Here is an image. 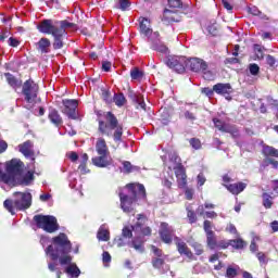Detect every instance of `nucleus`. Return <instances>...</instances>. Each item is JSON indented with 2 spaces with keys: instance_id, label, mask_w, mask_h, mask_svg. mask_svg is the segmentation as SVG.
<instances>
[{
  "instance_id": "f257e3e1",
  "label": "nucleus",
  "mask_w": 278,
  "mask_h": 278,
  "mask_svg": "<svg viewBox=\"0 0 278 278\" xmlns=\"http://www.w3.org/2000/svg\"><path fill=\"white\" fill-rule=\"evenodd\" d=\"M73 249V243L68 240V236L64 232H60L59 236L53 237L52 244L45 249V253L50 257L48 262V270L50 273H56V278L62 276L61 266H65L64 273L68 275L70 278H77L81 275V270L77 267V264L73 263V256L71 253Z\"/></svg>"
},
{
  "instance_id": "f03ea898",
  "label": "nucleus",
  "mask_w": 278,
  "mask_h": 278,
  "mask_svg": "<svg viewBox=\"0 0 278 278\" xmlns=\"http://www.w3.org/2000/svg\"><path fill=\"white\" fill-rule=\"evenodd\" d=\"M118 197L123 212L130 214V212H134V207H131L134 203L147 200V190L144 185L128 184L124 188L118 189Z\"/></svg>"
},
{
  "instance_id": "7ed1b4c3",
  "label": "nucleus",
  "mask_w": 278,
  "mask_h": 278,
  "mask_svg": "<svg viewBox=\"0 0 278 278\" xmlns=\"http://www.w3.org/2000/svg\"><path fill=\"white\" fill-rule=\"evenodd\" d=\"M105 121H99V131L102 136H113L115 142L123 140V125L118 124V118L112 112H106Z\"/></svg>"
},
{
  "instance_id": "20e7f679",
  "label": "nucleus",
  "mask_w": 278,
  "mask_h": 278,
  "mask_svg": "<svg viewBox=\"0 0 278 278\" xmlns=\"http://www.w3.org/2000/svg\"><path fill=\"white\" fill-rule=\"evenodd\" d=\"M140 33L147 36L150 48L159 53H168V47L160 39V33L151 29V21L149 18H141L140 21Z\"/></svg>"
},
{
  "instance_id": "39448f33",
  "label": "nucleus",
  "mask_w": 278,
  "mask_h": 278,
  "mask_svg": "<svg viewBox=\"0 0 278 278\" xmlns=\"http://www.w3.org/2000/svg\"><path fill=\"white\" fill-rule=\"evenodd\" d=\"M3 206L12 215L16 214L14 210H29V207H31V193L14 192L13 200L7 199L3 202Z\"/></svg>"
},
{
  "instance_id": "423d86ee",
  "label": "nucleus",
  "mask_w": 278,
  "mask_h": 278,
  "mask_svg": "<svg viewBox=\"0 0 278 278\" xmlns=\"http://www.w3.org/2000/svg\"><path fill=\"white\" fill-rule=\"evenodd\" d=\"M38 84L34 80L28 79L22 86V94L27 104V110H31V105H36V103H40V98H38Z\"/></svg>"
},
{
  "instance_id": "0eeeda50",
  "label": "nucleus",
  "mask_w": 278,
  "mask_h": 278,
  "mask_svg": "<svg viewBox=\"0 0 278 278\" xmlns=\"http://www.w3.org/2000/svg\"><path fill=\"white\" fill-rule=\"evenodd\" d=\"M34 222L36 223L38 229H43L47 233H55L60 229L58 224V218L51 215H35Z\"/></svg>"
},
{
  "instance_id": "6e6552de",
  "label": "nucleus",
  "mask_w": 278,
  "mask_h": 278,
  "mask_svg": "<svg viewBox=\"0 0 278 278\" xmlns=\"http://www.w3.org/2000/svg\"><path fill=\"white\" fill-rule=\"evenodd\" d=\"M187 68L193 73H203V78L207 81L214 79V73L207 70V63L201 59H187Z\"/></svg>"
},
{
  "instance_id": "1a4fd4ad",
  "label": "nucleus",
  "mask_w": 278,
  "mask_h": 278,
  "mask_svg": "<svg viewBox=\"0 0 278 278\" xmlns=\"http://www.w3.org/2000/svg\"><path fill=\"white\" fill-rule=\"evenodd\" d=\"M166 66L168 68H172V71H175V73H186L187 68V58L186 56H168L165 61Z\"/></svg>"
},
{
  "instance_id": "9d476101",
  "label": "nucleus",
  "mask_w": 278,
  "mask_h": 278,
  "mask_svg": "<svg viewBox=\"0 0 278 278\" xmlns=\"http://www.w3.org/2000/svg\"><path fill=\"white\" fill-rule=\"evenodd\" d=\"M263 155H265V159H264L265 166L273 165V168L278 170V162L275 161L274 159H271V157H277L278 159V150L276 148L270 147V146H265L263 148Z\"/></svg>"
},
{
  "instance_id": "9b49d317",
  "label": "nucleus",
  "mask_w": 278,
  "mask_h": 278,
  "mask_svg": "<svg viewBox=\"0 0 278 278\" xmlns=\"http://www.w3.org/2000/svg\"><path fill=\"white\" fill-rule=\"evenodd\" d=\"M213 123L219 131H224L225 134H230L232 138H240V130H238L236 126L225 124L223 121L218 118H214Z\"/></svg>"
},
{
  "instance_id": "f8f14e48",
  "label": "nucleus",
  "mask_w": 278,
  "mask_h": 278,
  "mask_svg": "<svg viewBox=\"0 0 278 278\" xmlns=\"http://www.w3.org/2000/svg\"><path fill=\"white\" fill-rule=\"evenodd\" d=\"M63 114L72 121H77V106L79 105L77 100H63Z\"/></svg>"
},
{
  "instance_id": "ddd939ff",
  "label": "nucleus",
  "mask_w": 278,
  "mask_h": 278,
  "mask_svg": "<svg viewBox=\"0 0 278 278\" xmlns=\"http://www.w3.org/2000/svg\"><path fill=\"white\" fill-rule=\"evenodd\" d=\"M147 222V217L139 214L136 225L132 226V231H135V233H141V236H151V228L146 226Z\"/></svg>"
},
{
  "instance_id": "4468645a",
  "label": "nucleus",
  "mask_w": 278,
  "mask_h": 278,
  "mask_svg": "<svg viewBox=\"0 0 278 278\" xmlns=\"http://www.w3.org/2000/svg\"><path fill=\"white\" fill-rule=\"evenodd\" d=\"M160 236L163 242H165V244H170V242H173V238H175V229L167 223H162Z\"/></svg>"
},
{
  "instance_id": "2eb2a0df",
  "label": "nucleus",
  "mask_w": 278,
  "mask_h": 278,
  "mask_svg": "<svg viewBox=\"0 0 278 278\" xmlns=\"http://www.w3.org/2000/svg\"><path fill=\"white\" fill-rule=\"evenodd\" d=\"M7 170L8 173H12L14 177L18 176L21 173H23L25 168V164H23V161L18 159H12L11 161L7 162Z\"/></svg>"
},
{
  "instance_id": "dca6fc26",
  "label": "nucleus",
  "mask_w": 278,
  "mask_h": 278,
  "mask_svg": "<svg viewBox=\"0 0 278 278\" xmlns=\"http://www.w3.org/2000/svg\"><path fill=\"white\" fill-rule=\"evenodd\" d=\"M37 28L41 34H51V36H53V31L58 29V21L43 20L39 23Z\"/></svg>"
},
{
  "instance_id": "f3484780",
  "label": "nucleus",
  "mask_w": 278,
  "mask_h": 278,
  "mask_svg": "<svg viewBox=\"0 0 278 278\" xmlns=\"http://www.w3.org/2000/svg\"><path fill=\"white\" fill-rule=\"evenodd\" d=\"M35 179L34 172L28 170L25 174L22 172L15 176V186H31Z\"/></svg>"
},
{
  "instance_id": "a211bd4d",
  "label": "nucleus",
  "mask_w": 278,
  "mask_h": 278,
  "mask_svg": "<svg viewBox=\"0 0 278 278\" xmlns=\"http://www.w3.org/2000/svg\"><path fill=\"white\" fill-rule=\"evenodd\" d=\"M67 33L66 30L63 29H56L52 33V38H53V43L52 47L53 49H62L64 47V38H66Z\"/></svg>"
},
{
  "instance_id": "6ab92c4d",
  "label": "nucleus",
  "mask_w": 278,
  "mask_h": 278,
  "mask_svg": "<svg viewBox=\"0 0 278 278\" xmlns=\"http://www.w3.org/2000/svg\"><path fill=\"white\" fill-rule=\"evenodd\" d=\"M91 162L93 166L98 168H108V166H112V157L110 154H99V156L92 157Z\"/></svg>"
},
{
  "instance_id": "aec40b11",
  "label": "nucleus",
  "mask_w": 278,
  "mask_h": 278,
  "mask_svg": "<svg viewBox=\"0 0 278 278\" xmlns=\"http://www.w3.org/2000/svg\"><path fill=\"white\" fill-rule=\"evenodd\" d=\"M20 153L24 155L25 157H30L31 162H35L34 157V142L31 140H27L24 143L18 146Z\"/></svg>"
},
{
  "instance_id": "412c9836",
  "label": "nucleus",
  "mask_w": 278,
  "mask_h": 278,
  "mask_svg": "<svg viewBox=\"0 0 278 278\" xmlns=\"http://www.w3.org/2000/svg\"><path fill=\"white\" fill-rule=\"evenodd\" d=\"M213 90L216 92V94H222V97H226V94H231L233 92V88L229 83H218L213 86Z\"/></svg>"
},
{
  "instance_id": "4be33fe9",
  "label": "nucleus",
  "mask_w": 278,
  "mask_h": 278,
  "mask_svg": "<svg viewBox=\"0 0 278 278\" xmlns=\"http://www.w3.org/2000/svg\"><path fill=\"white\" fill-rule=\"evenodd\" d=\"M175 170V175L178 179V186L179 188H186V168H184V165H176L173 167Z\"/></svg>"
},
{
  "instance_id": "5701e85b",
  "label": "nucleus",
  "mask_w": 278,
  "mask_h": 278,
  "mask_svg": "<svg viewBox=\"0 0 278 278\" xmlns=\"http://www.w3.org/2000/svg\"><path fill=\"white\" fill-rule=\"evenodd\" d=\"M175 242L178 249V253H180V255H186V257H188L189 260H192L193 254L192 251H190V249L188 248V244H186V242L177 237L175 238Z\"/></svg>"
},
{
  "instance_id": "b1692460",
  "label": "nucleus",
  "mask_w": 278,
  "mask_h": 278,
  "mask_svg": "<svg viewBox=\"0 0 278 278\" xmlns=\"http://www.w3.org/2000/svg\"><path fill=\"white\" fill-rule=\"evenodd\" d=\"M0 181L2 184H7V186H16V176L8 172V169L5 168V172L0 170Z\"/></svg>"
},
{
  "instance_id": "393cba45",
  "label": "nucleus",
  "mask_w": 278,
  "mask_h": 278,
  "mask_svg": "<svg viewBox=\"0 0 278 278\" xmlns=\"http://www.w3.org/2000/svg\"><path fill=\"white\" fill-rule=\"evenodd\" d=\"M96 151L98 155H110V150L108 149V143H105V139H98L96 143Z\"/></svg>"
},
{
  "instance_id": "a878e982",
  "label": "nucleus",
  "mask_w": 278,
  "mask_h": 278,
  "mask_svg": "<svg viewBox=\"0 0 278 278\" xmlns=\"http://www.w3.org/2000/svg\"><path fill=\"white\" fill-rule=\"evenodd\" d=\"M48 118L53 125H55V127H60L63 123L62 116H60V113L55 109L49 110Z\"/></svg>"
},
{
  "instance_id": "bb28decb",
  "label": "nucleus",
  "mask_w": 278,
  "mask_h": 278,
  "mask_svg": "<svg viewBox=\"0 0 278 278\" xmlns=\"http://www.w3.org/2000/svg\"><path fill=\"white\" fill-rule=\"evenodd\" d=\"M97 238H98V240H100L102 242H108V240H110V229L108 228V226L105 224L100 226L98 233H97Z\"/></svg>"
},
{
  "instance_id": "cd10ccee",
  "label": "nucleus",
  "mask_w": 278,
  "mask_h": 278,
  "mask_svg": "<svg viewBox=\"0 0 278 278\" xmlns=\"http://www.w3.org/2000/svg\"><path fill=\"white\" fill-rule=\"evenodd\" d=\"M36 47L38 51H41V53H49V47H51V40L43 37L36 43Z\"/></svg>"
},
{
  "instance_id": "c85d7f7f",
  "label": "nucleus",
  "mask_w": 278,
  "mask_h": 278,
  "mask_svg": "<svg viewBox=\"0 0 278 278\" xmlns=\"http://www.w3.org/2000/svg\"><path fill=\"white\" fill-rule=\"evenodd\" d=\"M4 76H5V79H7L8 84H9V86H11V88H21V86H23V81L18 80L11 73H5Z\"/></svg>"
},
{
  "instance_id": "c756f323",
  "label": "nucleus",
  "mask_w": 278,
  "mask_h": 278,
  "mask_svg": "<svg viewBox=\"0 0 278 278\" xmlns=\"http://www.w3.org/2000/svg\"><path fill=\"white\" fill-rule=\"evenodd\" d=\"M226 188L232 194H240V192H242L244 190V188H247V184H244V182L232 184V185L226 186Z\"/></svg>"
},
{
  "instance_id": "7c9ffc66",
  "label": "nucleus",
  "mask_w": 278,
  "mask_h": 278,
  "mask_svg": "<svg viewBox=\"0 0 278 278\" xmlns=\"http://www.w3.org/2000/svg\"><path fill=\"white\" fill-rule=\"evenodd\" d=\"M122 170H123V173H126L129 175V173H136V172L140 170V167H138L136 165H131V162H129V161H124Z\"/></svg>"
},
{
  "instance_id": "2f4dec72",
  "label": "nucleus",
  "mask_w": 278,
  "mask_h": 278,
  "mask_svg": "<svg viewBox=\"0 0 278 278\" xmlns=\"http://www.w3.org/2000/svg\"><path fill=\"white\" fill-rule=\"evenodd\" d=\"M206 242H207V247L212 250L218 247V243H216V235L214 232L206 233Z\"/></svg>"
},
{
  "instance_id": "473e14b6",
  "label": "nucleus",
  "mask_w": 278,
  "mask_h": 278,
  "mask_svg": "<svg viewBox=\"0 0 278 278\" xmlns=\"http://www.w3.org/2000/svg\"><path fill=\"white\" fill-rule=\"evenodd\" d=\"M58 29H62L63 31H66V29H75L76 25L74 23H71L68 21H56Z\"/></svg>"
},
{
  "instance_id": "72a5a7b5",
  "label": "nucleus",
  "mask_w": 278,
  "mask_h": 278,
  "mask_svg": "<svg viewBox=\"0 0 278 278\" xmlns=\"http://www.w3.org/2000/svg\"><path fill=\"white\" fill-rule=\"evenodd\" d=\"M113 101L117 108H123L125 103H127V99L125 98V94L123 93H115L113 97Z\"/></svg>"
},
{
  "instance_id": "f704fd0d",
  "label": "nucleus",
  "mask_w": 278,
  "mask_h": 278,
  "mask_svg": "<svg viewBox=\"0 0 278 278\" xmlns=\"http://www.w3.org/2000/svg\"><path fill=\"white\" fill-rule=\"evenodd\" d=\"M130 247H134L138 253H144V242L140 238L134 239Z\"/></svg>"
},
{
  "instance_id": "c9c22d12",
  "label": "nucleus",
  "mask_w": 278,
  "mask_h": 278,
  "mask_svg": "<svg viewBox=\"0 0 278 278\" xmlns=\"http://www.w3.org/2000/svg\"><path fill=\"white\" fill-rule=\"evenodd\" d=\"M229 244L230 247H232V249H244V247H247V242L242 239H233V240H229Z\"/></svg>"
},
{
  "instance_id": "e433bc0d",
  "label": "nucleus",
  "mask_w": 278,
  "mask_h": 278,
  "mask_svg": "<svg viewBox=\"0 0 278 278\" xmlns=\"http://www.w3.org/2000/svg\"><path fill=\"white\" fill-rule=\"evenodd\" d=\"M263 205L266 210H270L273 207V197L266 192L262 194Z\"/></svg>"
},
{
  "instance_id": "4c0bfd02",
  "label": "nucleus",
  "mask_w": 278,
  "mask_h": 278,
  "mask_svg": "<svg viewBox=\"0 0 278 278\" xmlns=\"http://www.w3.org/2000/svg\"><path fill=\"white\" fill-rule=\"evenodd\" d=\"M253 49L257 60H264V51H266V48H264V46L255 43L253 46Z\"/></svg>"
},
{
  "instance_id": "58836bf2",
  "label": "nucleus",
  "mask_w": 278,
  "mask_h": 278,
  "mask_svg": "<svg viewBox=\"0 0 278 278\" xmlns=\"http://www.w3.org/2000/svg\"><path fill=\"white\" fill-rule=\"evenodd\" d=\"M240 267L238 266H228L226 269V278H235L238 277V270Z\"/></svg>"
},
{
  "instance_id": "ea45409f",
  "label": "nucleus",
  "mask_w": 278,
  "mask_h": 278,
  "mask_svg": "<svg viewBox=\"0 0 278 278\" xmlns=\"http://www.w3.org/2000/svg\"><path fill=\"white\" fill-rule=\"evenodd\" d=\"M134 226H131L130 228H129V226H125L124 228H123V230H122V236H123V238H126V239H128L129 240V238H132V236H134V228H132Z\"/></svg>"
},
{
  "instance_id": "a19ab883",
  "label": "nucleus",
  "mask_w": 278,
  "mask_h": 278,
  "mask_svg": "<svg viewBox=\"0 0 278 278\" xmlns=\"http://www.w3.org/2000/svg\"><path fill=\"white\" fill-rule=\"evenodd\" d=\"M184 117L186 118V121H190V123H194V121H197V113L190 110H186L184 112Z\"/></svg>"
},
{
  "instance_id": "79ce46f5",
  "label": "nucleus",
  "mask_w": 278,
  "mask_h": 278,
  "mask_svg": "<svg viewBox=\"0 0 278 278\" xmlns=\"http://www.w3.org/2000/svg\"><path fill=\"white\" fill-rule=\"evenodd\" d=\"M152 266L153 268H162L164 266V257H154L152 258Z\"/></svg>"
},
{
  "instance_id": "37998d69",
  "label": "nucleus",
  "mask_w": 278,
  "mask_h": 278,
  "mask_svg": "<svg viewBox=\"0 0 278 278\" xmlns=\"http://www.w3.org/2000/svg\"><path fill=\"white\" fill-rule=\"evenodd\" d=\"M169 161L174 163V166H181V157L175 152L169 155Z\"/></svg>"
},
{
  "instance_id": "c03bdc74",
  "label": "nucleus",
  "mask_w": 278,
  "mask_h": 278,
  "mask_svg": "<svg viewBox=\"0 0 278 278\" xmlns=\"http://www.w3.org/2000/svg\"><path fill=\"white\" fill-rule=\"evenodd\" d=\"M129 5H131V2H129V0H117V8H119V10H123V12H125V10L129 8Z\"/></svg>"
},
{
  "instance_id": "a18cd8bd",
  "label": "nucleus",
  "mask_w": 278,
  "mask_h": 278,
  "mask_svg": "<svg viewBox=\"0 0 278 278\" xmlns=\"http://www.w3.org/2000/svg\"><path fill=\"white\" fill-rule=\"evenodd\" d=\"M70 187L77 188V173H72L68 176Z\"/></svg>"
},
{
  "instance_id": "49530a36",
  "label": "nucleus",
  "mask_w": 278,
  "mask_h": 278,
  "mask_svg": "<svg viewBox=\"0 0 278 278\" xmlns=\"http://www.w3.org/2000/svg\"><path fill=\"white\" fill-rule=\"evenodd\" d=\"M207 31H208V34H211V36H217L218 35V24L208 25Z\"/></svg>"
},
{
  "instance_id": "de8ad7c7",
  "label": "nucleus",
  "mask_w": 278,
  "mask_h": 278,
  "mask_svg": "<svg viewBox=\"0 0 278 278\" xmlns=\"http://www.w3.org/2000/svg\"><path fill=\"white\" fill-rule=\"evenodd\" d=\"M115 243L117 244V247H127V244H129V240H127V238L118 237L117 239H115Z\"/></svg>"
},
{
  "instance_id": "09e8293b",
  "label": "nucleus",
  "mask_w": 278,
  "mask_h": 278,
  "mask_svg": "<svg viewBox=\"0 0 278 278\" xmlns=\"http://www.w3.org/2000/svg\"><path fill=\"white\" fill-rule=\"evenodd\" d=\"M130 77L131 79H142V72L138 68H134L130 72Z\"/></svg>"
},
{
  "instance_id": "8fccbe9b",
  "label": "nucleus",
  "mask_w": 278,
  "mask_h": 278,
  "mask_svg": "<svg viewBox=\"0 0 278 278\" xmlns=\"http://www.w3.org/2000/svg\"><path fill=\"white\" fill-rule=\"evenodd\" d=\"M168 5L169 8H184V2H181V0H168Z\"/></svg>"
},
{
  "instance_id": "3c124183",
  "label": "nucleus",
  "mask_w": 278,
  "mask_h": 278,
  "mask_svg": "<svg viewBox=\"0 0 278 278\" xmlns=\"http://www.w3.org/2000/svg\"><path fill=\"white\" fill-rule=\"evenodd\" d=\"M40 244H41V247H51V244H53V238L52 239H50L49 237H41L40 238Z\"/></svg>"
},
{
  "instance_id": "603ef678",
  "label": "nucleus",
  "mask_w": 278,
  "mask_h": 278,
  "mask_svg": "<svg viewBox=\"0 0 278 278\" xmlns=\"http://www.w3.org/2000/svg\"><path fill=\"white\" fill-rule=\"evenodd\" d=\"M249 71H250L251 75H254V76L260 75V65L252 63L249 66Z\"/></svg>"
},
{
  "instance_id": "864d4df0",
  "label": "nucleus",
  "mask_w": 278,
  "mask_h": 278,
  "mask_svg": "<svg viewBox=\"0 0 278 278\" xmlns=\"http://www.w3.org/2000/svg\"><path fill=\"white\" fill-rule=\"evenodd\" d=\"M102 99L105 103H112V94L108 90H102Z\"/></svg>"
},
{
  "instance_id": "5fc2aeb1",
  "label": "nucleus",
  "mask_w": 278,
  "mask_h": 278,
  "mask_svg": "<svg viewBox=\"0 0 278 278\" xmlns=\"http://www.w3.org/2000/svg\"><path fill=\"white\" fill-rule=\"evenodd\" d=\"M192 248L195 251V255H203V245L202 244L195 242L192 244Z\"/></svg>"
},
{
  "instance_id": "6e6d98bb",
  "label": "nucleus",
  "mask_w": 278,
  "mask_h": 278,
  "mask_svg": "<svg viewBox=\"0 0 278 278\" xmlns=\"http://www.w3.org/2000/svg\"><path fill=\"white\" fill-rule=\"evenodd\" d=\"M187 216L189 218V223L192 225L193 223H197V213L194 211H188Z\"/></svg>"
},
{
  "instance_id": "4d7b16f0",
  "label": "nucleus",
  "mask_w": 278,
  "mask_h": 278,
  "mask_svg": "<svg viewBox=\"0 0 278 278\" xmlns=\"http://www.w3.org/2000/svg\"><path fill=\"white\" fill-rule=\"evenodd\" d=\"M203 227H204L205 233H214V232L212 231V222H210V220H204Z\"/></svg>"
},
{
  "instance_id": "13d9d810",
  "label": "nucleus",
  "mask_w": 278,
  "mask_h": 278,
  "mask_svg": "<svg viewBox=\"0 0 278 278\" xmlns=\"http://www.w3.org/2000/svg\"><path fill=\"white\" fill-rule=\"evenodd\" d=\"M161 123L162 125H168V123H170V115H168V113H163L161 115Z\"/></svg>"
},
{
  "instance_id": "bf43d9fd",
  "label": "nucleus",
  "mask_w": 278,
  "mask_h": 278,
  "mask_svg": "<svg viewBox=\"0 0 278 278\" xmlns=\"http://www.w3.org/2000/svg\"><path fill=\"white\" fill-rule=\"evenodd\" d=\"M222 4L225 8V10H227V12H233V7L231 5V3H229V1L222 0Z\"/></svg>"
},
{
  "instance_id": "052dcab7",
  "label": "nucleus",
  "mask_w": 278,
  "mask_h": 278,
  "mask_svg": "<svg viewBox=\"0 0 278 278\" xmlns=\"http://www.w3.org/2000/svg\"><path fill=\"white\" fill-rule=\"evenodd\" d=\"M249 12L253 16H260L262 14V11H260V9H257V7H250Z\"/></svg>"
},
{
  "instance_id": "680f3d73",
  "label": "nucleus",
  "mask_w": 278,
  "mask_h": 278,
  "mask_svg": "<svg viewBox=\"0 0 278 278\" xmlns=\"http://www.w3.org/2000/svg\"><path fill=\"white\" fill-rule=\"evenodd\" d=\"M111 70H112V62L104 61L102 63V71H105V73H110Z\"/></svg>"
},
{
  "instance_id": "e2e57ef3",
  "label": "nucleus",
  "mask_w": 278,
  "mask_h": 278,
  "mask_svg": "<svg viewBox=\"0 0 278 278\" xmlns=\"http://www.w3.org/2000/svg\"><path fill=\"white\" fill-rule=\"evenodd\" d=\"M102 262L104 264H110V262H112V255H110L109 252H103V254H102Z\"/></svg>"
},
{
  "instance_id": "0e129e2a",
  "label": "nucleus",
  "mask_w": 278,
  "mask_h": 278,
  "mask_svg": "<svg viewBox=\"0 0 278 278\" xmlns=\"http://www.w3.org/2000/svg\"><path fill=\"white\" fill-rule=\"evenodd\" d=\"M190 144L193 149H201V141L199 139H190Z\"/></svg>"
},
{
  "instance_id": "69168bd1",
  "label": "nucleus",
  "mask_w": 278,
  "mask_h": 278,
  "mask_svg": "<svg viewBox=\"0 0 278 278\" xmlns=\"http://www.w3.org/2000/svg\"><path fill=\"white\" fill-rule=\"evenodd\" d=\"M277 60L275 59V56L268 54L266 56V63L268 64V66H275Z\"/></svg>"
},
{
  "instance_id": "338daca9",
  "label": "nucleus",
  "mask_w": 278,
  "mask_h": 278,
  "mask_svg": "<svg viewBox=\"0 0 278 278\" xmlns=\"http://www.w3.org/2000/svg\"><path fill=\"white\" fill-rule=\"evenodd\" d=\"M256 257H257V260H258V262H260L261 264H266V263H267V261H266V254H264L263 252H258V253L256 254Z\"/></svg>"
},
{
  "instance_id": "774afa93",
  "label": "nucleus",
  "mask_w": 278,
  "mask_h": 278,
  "mask_svg": "<svg viewBox=\"0 0 278 278\" xmlns=\"http://www.w3.org/2000/svg\"><path fill=\"white\" fill-rule=\"evenodd\" d=\"M203 94H206V97H214V89H211L210 87L202 89Z\"/></svg>"
}]
</instances>
